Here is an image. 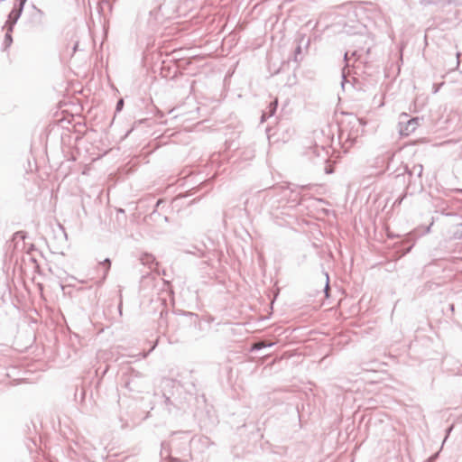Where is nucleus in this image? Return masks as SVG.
Returning <instances> with one entry per match:
<instances>
[{"label":"nucleus","mask_w":462,"mask_h":462,"mask_svg":"<svg viewBox=\"0 0 462 462\" xmlns=\"http://www.w3.org/2000/svg\"><path fill=\"white\" fill-rule=\"evenodd\" d=\"M344 59H345V60H348V54H347V52H346V53H345V55H344Z\"/></svg>","instance_id":"nucleus-16"},{"label":"nucleus","mask_w":462,"mask_h":462,"mask_svg":"<svg viewBox=\"0 0 462 462\" xmlns=\"http://www.w3.org/2000/svg\"><path fill=\"white\" fill-rule=\"evenodd\" d=\"M418 125V118H411L401 128L400 132L402 134L409 135L416 130Z\"/></svg>","instance_id":"nucleus-2"},{"label":"nucleus","mask_w":462,"mask_h":462,"mask_svg":"<svg viewBox=\"0 0 462 462\" xmlns=\"http://www.w3.org/2000/svg\"><path fill=\"white\" fill-rule=\"evenodd\" d=\"M27 0H18V2H21V5H24Z\"/></svg>","instance_id":"nucleus-15"},{"label":"nucleus","mask_w":462,"mask_h":462,"mask_svg":"<svg viewBox=\"0 0 462 462\" xmlns=\"http://www.w3.org/2000/svg\"><path fill=\"white\" fill-rule=\"evenodd\" d=\"M20 16H21V9H17L16 4H15L13 10L9 14L8 19L5 22V24L4 25L3 29H5V27H9V31H13L14 26L17 23Z\"/></svg>","instance_id":"nucleus-1"},{"label":"nucleus","mask_w":462,"mask_h":462,"mask_svg":"<svg viewBox=\"0 0 462 462\" xmlns=\"http://www.w3.org/2000/svg\"><path fill=\"white\" fill-rule=\"evenodd\" d=\"M460 55H461L460 52H457V54H456V57H457L456 67H455L456 69H457L460 64V60H459Z\"/></svg>","instance_id":"nucleus-11"},{"label":"nucleus","mask_w":462,"mask_h":462,"mask_svg":"<svg viewBox=\"0 0 462 462\" xmlns=\"http://www.w3.org/2000/svg\"><path fill=\"white\" fill-rule=\"evenodd\" d=\"M326 172H327V173H330V172H332V171H331V170H328V169H326Z\"/></svg>","instance_id":"nucleus-17"},{"label":"nucleus","mask_w":462,"mask_h":462,"mask_svg":"<svg viewBox=\"0 0 462 462\" xmlns=\"http://www.w3.org/2000/svg\"><path fill=\"white\" fill-rule=\"evenodd\" d=\"M278 106V100L275 99L274 101L271 102L268 106V111H264L262 115V122L265 121L267 117H270L274 115L276 108Z\"/></svg>","instance_id":"nucleus-3"},{"label":"nucleus","mask_w":462,"mask_h":462,"mask_svg":"<svg viewBox=\"0 0 462 462\" xmlns=\"http://www.w3.org/2000/svg\"><path fill=\"white\" fill-rule=\"evenodd\" d=\"M23 383H28V382L26 379H23V378H14L12 380H9L8 383H6V384L9 386H17Z\"/></svg>","instance_id":"nucleus-7"},{"label":"nucleus","mask_w":462,"mask_h":462,"mask_svg":"<svg viewBox=\"0 0 462 462\" xmlns=\"http://www.w3.org/2000/svg\"><path fill=\"white\" fill-rule=\"evenodd\" d=\"M423 168L422 165H415L413 166L412 170L409 171L410 174L416 173L418 176H420L422 173Z\"/></svg>","instance_id":"nucleus-8"},{"label":"nucleus","mask_w":462,"mask_h":462,"mask_svg":"<svg viewBox=\"0 0 462 462\" xmlns=\"http://www.w3.org/2000/svg\"><path fill=\"white\" fill-rule=\"evenodd\" d=\"M169 448V444L165 441L162 442V451H161V454H162V451L163 450H167Z\"/></svg>","instance_id":"nucleus-12"},{"label":"nucleus","mask_w":462,"mask_h":462,"mask_svg":"<svg viewBox=\"0 0 462 462\" xmlns=\"http://www.w3.org/2000/svg\"><path fill=\"white\" fill-rule=\"evenodd\" d=\"M99 263L101 265L105 266V273H104V276H103V280H105L108 273V271L111 267V261L109 258H106L103 262H100Z\"/></svg>","instance_id":"nucleus-6"},{"label":"nucleus","mask_w":462,"mask_h":462,"mask_svg":"<svg viewBox=\"0 0 462 462\" xmlns=\"http://www.w3.org/2000/svg\"><path fill=\"white\" fill-rule=\"evenodd\" d=\"M329 290V285H328V274L326 273V286H325V292L326 294L328 295V291Z\"/></svg>","instance_id":"nucleus-10"},{"label":"nucleus","mask_w":462,"mask_h":462,"mask_svg":"<svg viewBox=\"0 0 462 462\" xmlns=\"http://www.w3.org/2000/svg\"><path fill=\"white\" fill-rule=\"evenodd\" d=\"M265 346V345H263V343H258L255 345L254 348H257V349H260L262 347Z\"/></svg>","instance_id":"nucleus-13"},{"label":"nucleus","mask_w":462,"mask_h":462,"mask_svg":"<svg viewBox=\"0 0 462 462\" xmlns=\"http://www.w3.org/2000/svg\"><path fill=\"white\" fill-rule=\"evenodd\" d=\"M5 29H6V32H5V39H4V45H5V49H7L8 47L11 46V44L13 42V37H12L13 31H9V27H5Z\"/></svg>","instance_id":"nucleus-5"},{"label":"nucleus","mask_w":462,"mask_h":462,"mask_svg":"<svg viewBox=\"0 0 462 462\" xmlns=\"http://www.w3.org/2000/svg\"><path fill=\"white\" fill-rule=\"evenodd\" d=\"M23 6H24V5H21V2H19V4H18V5H16V8H17V9H21V14L23 13Z\"/></svg>","instance_id":"nucleus-14"},{"label":"nucleus","mask_w":462,"mask_h":462,"mask_svg":"<svg viewBox=\"0 0 462 462\" xmlns=\"http://www.w3.org/2000/svg\"><path fill=\"white\" fill-rule=\"evenodd\" d=\"M140 261L143 265H148L149 268H152V265L154 263L155 258L152 254H144L141 256Z\"/></svg>","instance_id":"nucleus-4"},{"label":"nucleus","mask_w":462,"mask_h":462,"mask_svg":"<svg viewBox=\"0 0 462 462\" xmlns=\"http://www.w3.org/2000/svg\"><path fill=\"white\" fill-rule=\"evenodd\" d=\"M124 106V100L123 99H119L116 103V110L118 112V111H121L122 108Z\"/></svg>","instance_id":"nucleus-9"}]
</instances>
